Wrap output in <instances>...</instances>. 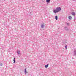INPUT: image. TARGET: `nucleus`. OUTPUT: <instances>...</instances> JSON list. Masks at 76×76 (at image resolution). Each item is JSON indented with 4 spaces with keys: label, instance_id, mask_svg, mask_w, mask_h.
Masks as SVG:
<instances>
[{
    "label": "nucleus",
    "instance_id": "nucleus-14",
    "mask_svg": "<svg viewBox=\"0 0 76 76\" xmlns=\"http://www.w3.org/2000/svg\"><path fill=\"white\" fill-rule=\"evenodd\" d=\"M25 71H26V68L25 69Z\"/></svg>",
    "mask_w": 76,
    "mask_h": 76
},
{
    "label": "nucleus",
    "instance_id": "nucleus-8",
    "mask_svg": "<svg viewBox=\"0 0 76 76\" xmlns=\"http://www.w3.org/2000/svg\"><path fill=\"white\" fill-rule=\"evenodd\" d=\"M44 25H42L41 26V28H44Z\"/></svg>",
    "mask_w": 76,
    "mask_h": 76
},
{
    "label": "nucleus",
    "instance_id": "nucleus-16",
    "mask_svg": "<svg viewBox=\"0 0 76 76\" xmlns=\"http://www.w3.org/2000/svg\"><path fill=\"white\" fill-rule=\"evenodd\" d=\"M67 25H68V23H67Z\"/></svg>",
    "mask_w": 76,
    "mask_h": 76
},
{
    "label": "nucleus",
    "instance_id": "nucleus-9",
    "mask_svg": "<svg viewBox=\"0 0 76 76\" xmlns=\"http://www.w3.org/2000/svg\"><path fill=\"white\" fill-rule=\"evenodd\" d=\"M13 61H14V63H15V62H16V59H15V58H14V59Z\"/></svg>",
    "mask_w": 76,
    "mask_h": 76
},
{
    "label": "nucleus",
    "instance_id": "nucleus-3",
    "mask_svg": "<svg viewBox=\"0 0 76 76\" xmlns=\"http://www.w3.org/2000/svg\"><path fill=\"white\" fill-rule=\"evenodd\" d=\"M50 1V0H46V2L47 3H49Z\"/></svg>",
    "mask_w": 76,
    "mask_h": 76
},
{
    "label": "nucleus",
    "instance_id": "nucleus-5",
    "mask_svg": "<svg viewBox=\"0 0 76 76\" xmlns=\"http://www.w3.org/2000/svg\"><path fill=\"white\" fill-rule=\"evenodd\" d=\"M48 64L46 65L45 66V68H47V67H48Z\"/></svg>",
    "mask_w": 76,
    "mask_h": 76
},
{
    "label": "nucleus",
    "instance_id": "nucleus-4",
    "mask_svg": "<svg viewBox=\"0 0 76 76\" xmlns=\"http://www.w3.org/2000/svg\"><path fill=\"white\" fill-rule=\"evenodd\" d=\"M71 14L72 15H74V16H75V13L74 12H72Z\"/></svg>",
    "mask_w": 76,
    "mask_h": 76
},
{
    "label": "nucleus",
    "instance_id": "nucleus-13",
    "mask_svg": "<svg viewBox=\"0 0 76 76\" xmlns=\"http://www.w3.org/2000/svg\"><path fill=\"white\" fill-rule=\"evenodd\" d=\"M0 65L1 66H2V64H0Z\"/></svg>",
    "mask_w": 76,
    "mask_h": 76
},
{
    "label": "nucleus",
    "instance_id": "nucleus-7",
    "mask_svg": "<svg viewBox=\"0 0 76 76\" xmlns=\"http://www.w3.org/2000/svg\"><path fill=\"white\" fill-rule=\"evenodd\" d=\"M17 53L18 54H20V51H17Z\"/></svg>",
    "mask_w": 76,
    "mask_h": 76
},
{
    "label": "nucleus",
    "instance_id": "nucleus-6",
    "mask_svg": "<svg viewBox=\"0 0 76 76\" xmlns=\"http://www.w3.org/2000/svg\"><path fill=\"white\" fill-rule=\"evenodd\" d=\"M74 53L75 55L76 54V50H75L74 51Z\"/></svg>",
    "mask_w": 76,
    "mask_h": 76
},
{
    "label": "nucleus",
    "instance_id": "nucleus-11",
    "mask_svg": "<svg viewBox=\"0 0 76 76\" xmlns=\"http://www.w3.org/2000/svg\"><path fill=\"white\" fill-rule=\"evenodd\" d=\"M65 48L67 49V46H65Z\"/></svg>",
    "mask_w": 76,
    "mask_h": 76
},
{
    "label": "nucleus",
    "instance_id": "nucleus-10",
    "mask_svg": "<svg viewBox=\"0 0 76 76\" xmlns=\"http://www.w3.org/2000/svg\"><path fill=\"white\" fill-rule=\"evenodd\" d=\"M55 19L56 20H57V16H55Z\"/></svg>",
    "mask_w": 76,
    "mask_h": 76
},
{
    "label": "nucleus",
    "instance_id": "nucleus-2",
    "mask_svg": "<svg viewBox=\"0 0 76 76\" xmlns=\"http://www.w3.org/2000/svg\"><path fill=\"white\" fill-rule=\"evenodd\" d=\"M69 19L70 20L72 19V17L71 16H69Z\"/></svg>",
    "mask_w": 76,
    "mask_h": 76
},
{
    "label": "nucleus",
    "instance_id": "nucleus-1",
    "mask_svg": "<svg viewBox=\"0 0 76 76\" xmlns=\"http://www.w3.org/2000/svg\"><path fill=\"white\" fill-rule=\"evenodd\" d=\"M61 10V9L60 7H57L56 9V10H53V12L54 13H58V12L60 11Z\"/></svg>",
    "mask_w": 76,
    "mask_h": 76
},
{
    "label": "nucleus",
    "instance_id": "nucleus-12",
    "mask_svg": "<svg viewBox=\"0 0 76 76\" xmlns=\"http://www.w3.org/2000/svg\"><path fill=\"white\" fill-rule=\"evenodd\" d=\"M25 74H26V73H27V72H26V71H25Z\"/></svg>",
    "mask_w": 76,
    "mask_h": 76
},
{
    "label": "nucleus",
    "instance_id": "nucleus-15",
    "mask_svg": "<svg viewBox=\"0 0 76 76\" xmlns=\"http://www.w3.org/2000/svg\"><path fill=\"white\" fill-rule=\"evenodd\" d=\"M66 28H67V27H65V29H66Z\"/></svg>",
    "mask_w": 76,
    "mask_h": 76
}]
</instances>
